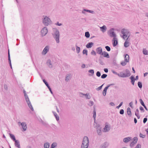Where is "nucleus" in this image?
Instances as JSON below:
<instances>
[{
    "label": "nucleus",
    "mask_w": 148,
    "mask_h": 148,
    "mask_svg": "<svg viewBox=\"0 0 148 148\" xmlns=\"http://www.w3.org/2000/svg\"><path fill=\"white\" fill-rule=\"evenodd\" d=\"M52 34L56 43H59L60 42V34L58 30L56 28H53Z\"/></svg>",
    "instance_id": "1"
},
{
    "label": "nucleus",
    "mask_w": 148,
    "mask_h": 148,
    "mask_svg": "<svg viewBox=\"0 0 148 148\" xmlns=\"http://www.w3.org/2000/svg\"><path fill=\"white\" fill-rule=\"evenodd\" d=\"M121 32L122 35H121V36L125 40L128 39L130 36V32L127 29H123L121 30Z\"/></svg>",
    "instance_id": "2"
},
{
    "label": "nucleus",
    "mask_w": 148,
    "mask_h": 148,
    "mask_svg": "<svg viewBox=\"0 0 148 148\" xmlns=\"http://www.w3.org/2000/svg\"><path fill=\"white\" fill-rule=\"evenodd\" d=\"M42 17V23L45 26H47L52 24V21L48 17L44 15Z\"/></svg>",
    "instance_id": "3"
},
{
    "label": "nucleus",
    "mask_w": 148,
    "mask_h": 148,
    "mask_svg": "<svg viewBox=\"0 0 148 148\" xmlns=\"http://www.w3.org/2000/svg\"><path fill=\"white\" fill-rule=\"evenodd\" d=\"M18 124L19 127L21 126L23 130V131H25L27 129V125L26 123L25 122H23L21 123L20 122H18Z\"/></svg>",
    "instance_id": "4"
},
{
    "label": "nucleus",
    "mask_w": 148,
    "mask_h": 148,
    "mask_svg": "<svg viewBox=\"0 0 148 148\" xmlns=\"http://www.w3.org/2000/svg\"><path fill=\"white\" fill-rule=\"evenodd\" d=\"M125 73L121 72V77H126L130 76L131 74L130 71L128 69H126L125 71Z\"/></svg>",
    "instance_id": "5"
},
{
    "label": "nucleus",
    "mask_w": 148,
    "mask_h": 148,
    "mask_svg": "<svg viewBox=\"0 0 148 148\" xmlns=\"http://www.w3.org/2000/svg\"><path fill=\"white\" fill-rule=\"evenodd\" d=\"M114 30V29L113 28L110 29L108 32V34L110 37H113V38H116V35Z\"/></svg>",
    "instance_id": "6"
},
{
    "label": "nucleus",
    "mask_w": 148,
    "mask_h": 148,
    "mask_svg": "<svg viewBox=\"0 0 148 148\" xmlns=\"http://www.w3.org/2000/svg\"><path fill=\"white\" fill-rule=\"evenodd\" d=\"M129 57L128 54H126L125 57L124 61H123L121 62V64L123 66H125L127 63L129 62Z\"/></svg>",
    "instance_id": "7"
},
{
    "label": "nucleus",
    "mask_w": 148,
    "mask_h": 148,
    "mask_svg": "<svg viewBox=\"0 0 148 148\" xmlns=\"http://www.w3.org/2000/svg\"><path fill=\"white\" fill-rule=\"evenodd\" d=\"M25 100L28 105V106H29L30 109L32 111H34V109L30 101L29 98L27 99H25Z\"/></svg>",
    "instance_id": "8"
},
{
    "label": "nucleus",
    "mask_w": 148,
    "mask_h": 148,
    "mask_svg": "<svg viewBox=\"0 0 148 148\" xmlns=\"http://www.w3.org/2000/svg\"><path fill=\"white\" fill-rule=\"evenodd\" d=\"M49 46H46L43 50L42 54V55H45L49 51Z\"/></svg>",
    "instance_id": "9"
},
{
    "label": "nucleus",
    "mask_w": 148,
    "mask_h": 148,
    "mask_svg": "<svg viewBox=\"0 0 148 148\" xmlns=\"http://www.w3.org/2000/svg\"><path fill=\"white\" fill-rule=\"evenodd\" d=\"M81 146L88 147L89 144V139H83Z\"/></svg>",
    "instance_id": "10"
},
{
    "label": "nucleus",
    "mask_w": 148,
    "mask_h": 148,
    "mask_svg": "<svg viewBox=\"0 0 148 148\" xmlns=\"http://www.w3.org/2000/svg\"><path fill=\"white\" fill-rule=\"evenodd\" d=\"M48 32L47 28L45 27L41 30V33L42 36H45Z\"/></svg>",
    "instance_id": "11"
},
{
    "label": "nucleus",
    "mask_w": 148,
    "mask_h": 148,
    "mask_svg": "<svg viewBox=\"0 0 148 148\" xmlns=\"http://www.w3.org/2000/svg\"><path fill=\"white\" fill-rule=\"evenodd\" d=\"M114 85V84H110L108 85V86L106 87L103 90V94L104 96H105L106 95V93L107 90L108 88L109 87H110L111 86L113 85Z\"/></svg>",
    "instance_id": "12"
},
{
    "label": "nucleus",
    "mask_w": 148,
    "mask_h": 148,
    "mask_svg": "<svg viewBox=\"0 0 148 148\" xmlns=\"http://www.w3.org/2000/svg\"><path fill=\"white\" fill-rule=\"evenodd\" d=\"M110 130V126L108 124H106L105 127L103 130V131L104 132H107L109 131Z\"/></svg>",
    "instance_id": "13"
},
{
    "label": "nucleus",
    "mask_w": 148,
    "mask_h": 148,
    "mask_svg": "<svg viewBox=\"0 0 148 148\" xmlns=\"http://www.w3.org/2000/svg\"><path fill=\"white\" fill-rule=\"evenodd\" d=\"M96 51L97 53L101 55H103V53L102 51V49L101 47L97 48L96 49Z\"/></svg>",
    "instance_id": "14"
},
{
    "label": "nucleus",
    "mask_w": 148,
    "mask_h": 148,
    "mask_svg": "<svg viewBox=\"0 0 148 148\" xmlns=\"http://www.w3.org/2000/svg\"><path fill=\"white\" fill-rule=\"evenodd\" d=\"M15 142V146L18 147V148H21V147L20 144V142L18 140L16 139H12Z\"/></svg>",
    "instance_id": "15"
},
{
    "label": "nucleus",
    "mask_w": 148,
    "mask_h": 148,
    "mask_svg": "<svg viewBox=\"0 0 148 148\" xmlns=\"http://www.w3.org/2000/svg\"><path fill=\"white\" fill-rule=\"evenodd\" d=\"M85 12H89L90 13H91L92 14H95V12L93 11L89 10L86 9H84L82 11V13L84 14H86V13H85Z\"/></svg>",
    "instance_id": "16"
},
{
    "label": "nucleus",
    "mask_w": 148,
    "mask_h": 148,
    "mask_svg": "<svg viewBox=\"0 0 148 148\" xmlns=\"http://www.w3.org/2000/svg\"><path fill=\"white\" fill-rule=\"evenodd\" d=\"M101 127H100L99 125L98 124L97 125V132L98 134L99 135H100L101 134Z\"/></svg>",
    "instance_id": "17"
},
{
    "label": "nucleus",
    "mask_w": 148,
    "mask_h": 148,
    "mask_svg": "<svg viewBox=\"0 0 148 148\" xmlns=\"http://www.w3.org/2000/svg\"><path fill=\"white\" fill-rule=\"evenodd\" d=\"M46 63L47 65L48 66L49 68H52L53 65L50 60H48L47 62Z\"/></svg>",
    "instance_id": "18"
},
{
    "label": "nucleus",
    "mask_w": 148,
    "mask_h": 148,
    "mask_svg": "<svg viewBox=\"0 0 148 148\" xmlns=\"http://www.w3.org/2000/svg\"><path fill=\"white\" fill-rule=\"evenodd\" d=\"M113 45L114 47L116 46L118 44V41L117 40V38H113Z\"/></svg>",
    "instance_id": "19"
},
{
    "label": "nucleus",
    "mask_w": 148,
    "mask_h": 148,
    "mask_svg": "<svg viewBox=\"0 0 148 148\" xmlns=\"http://www.w3.org/2000/svg\"><path fill=\"white\" fill-rule=\"evenodd\" d=\"M71 74H67L66 76L65 81L66 82H68L71 78Z\"/></svg>",
    "instance_id": "20"
},
{
    "label": "nucleus",
    "mask_w": 148,
    "mask_h": 148,
    "mask_svg": "<svg viewBox=\"0 0 148 148\" xmlns=\"http://www.w3.org/2000/svg\"><path fill=\"white\" fill-rule=\"evenodd\" d=\"M125 41L124 44V46L125 47H128L129 45V41L128 40V39H126Z\"/></svg>",
    "instance_id": "21"
},
{
    "label": "nucleus",
    "mask_w": 148,
    "mask_h": 148,
    "mask_svg": "<svg viewBox=\"0 0 148 148\" xmlns=\"http://www.w3.org/2000/svg\"><path fill=\"white\" fill-rule=\"evenodd\" d=\"M138 139H133V140L131 143L130 146L133 147L137 142Z\"/></svg>",
    "instance_id": "22"
},
{
    "label": "nucleus",
    "mask_w": 148,
    "mask_h": 148,
    "mask_svg": "<svg viewBox=\"0 0 148 148\" xmlns=\"http://www.w3.org/2000/svg\"><path fill=\"white\" fill-rule=\"evenodd\" d=\"M135 115L137 116L138 119H139L140 118V117L139 115V110L138 109H137L136 110L135 112Z\"/></svg>",
    "instance_id": "23"
},
{
    "label": "nucleus",
    "mask_w": 148,
    "mask_h": 148,
    "mask_svg": "<svg viewBox=\"0 0 148 148\" xmlns=\"http://www.w3.org/2000/svg\"><path fill=\"white\" fill-rule=\"evenodd\" d=\"M94 43L92 42L88 43L86 45V47L87 48H90L93 45Z\"/></svg>",
    "instance_id": "24"
},
{
    "label": "nucleus",
    "mask_w": 148,
    "mask_h": 148,
    "mask_svg": "<svg viewBox=\"0 0 148 148\" xmlns=\"http://www.w3.org/2000/svg\"><path fill=\"white\" fill-rule=\"evenodd\" d=\"M100 28L101 29V31L103 32H105L107 29L105 25H103V26L100 27Z\"/></svg>",
    "instance_id": "25"
},
{
    "label": "nucleus",
    "mask_w": 148,
    "mask_h": 148,
    "mask_svg": "<svg viewBox=\"0 0 148 148\" xmlns=\"http://www.w3.org/2000/svg\"><path fill=\"white\" fill-rule=\"evenodd\" d=\"M108 145V144L107 142L104 143L103 144L101 145V148H106Z\"/></svg>",
    "instance_id": "26"
},
{
    "label": "nucleus",
    "mask_w": 148,
    "mask_h": 148,
    "mask_svg": "<svg viewBox=\"0 0 148 148\" xmlns=\"http://www.w3.org/2000/svg\"><path fill=\"white\" fill-rule=\"evenodd\" d=\"M103 56L104 57H106L108 58H110L109 56L108 53L106 51H103Z\"/></svg>",
    "instance_id": "27"
},
{
    "label": "nucleus",
    "mask_w": 148,
    "mask_h": 148,
    "mask_svg": "<svg viewBox=\"0 0 148 148\" xmlns=\"http://www.w3.org/2000/svg\"><path fill=\"white\" fill-rule=\"evenodd\" d=\"M8 60L9 61V63L10 64V66L11 67V69H12L9 50H8Z\"/></svg>",
    "instance_id": "28"
},
{
    "label": "nucleus",
    "mask_w": 148,
    "mask_h": 148,
    "mask_svg": "<svg viewBox=\"0 0 148 148\" xmlns=\"http://www.w3.org/2000/svg\"><path fill=\"white\" fill-rule=\"evenodd\" d=\"M75 47H76V50L77 53H78L80 51V47L77 46V43L75 44Z\"/></svg>",
    "instance_id": "29"
},
{
    "label": "nucleus",
    "mask_w": 148,
    "mask_h": 148,
    "mask_svg": "<svg viewBox=\"0 0 148 148\" xmlns=\"http://www.w3.org/2000/svg\"><path fill=\"white\" fill-rule=\"evenodd\" d=\"M53 112L56 118V120L57 121H58L59 119V116H58L57 114L55 112Z\"/></svg>",
    "instance_id": "30"
},
{
    "label": "nucleus",
    "mask_w": 148,
    "mask_h": 148,
    "mask_svg": "<svg viewBox=\"0 0 148 148\" xmlns=\"http://www.w3.org/2000/svg\"><path fill=\"white\" fill-rule=\"evenodd\" d=\"M112 72L113 74L118 75L119 77H121V72L119 74L113 70H112Z\"/></svg>",
    "instance_id": "31"
},
{
    "label": "nucleus",
    "mask_w": 148,
    "mask_h": 148,
    "mask_svg": "<svg viewBox=\"0 0 148 148\" xmlns=\"http://www.w3.org/2000/svg\"><path fill=\"white\" fill-rule=\"evenodd\" d=\"M84 96L86 99H90V96L89 93H87L86 94H84Z\"/></svg>",
    "instance_id": "32"
},
{
    "label": "nucleus",
    "mask_w": 148,
    "mask_h": 148,
    "mask_svg": "<svg viewBox=\"0 0 148 148\" xmlns=\"http://www.w3.org/2000/svg\"><path fill=\"white\" fill-rule=\"evenodd\" d=\"M49 143L48 142L45 143L44 145V148H49Z\"/></svg>",
    "instance_id": "33"
},
{
    "label": "nucleus",
    "mask_w": 148,
    "mask_h": 148,
    "mask_svg": "<svg viewBox=\"0 0 148 148\" xmlns=\"http://www.w3.org/2000/svg\"><path fill=\"white\" fill-rule=\"evenodd\" d=\"M127 112L128 115L131 116V112L130 108H128L127 109Z\"/></svg>",
    "instance_id": "34"
},
{
    "label": "nucleus",
    "mask_w": 148,
    "mask_h": 148,
    "mask_svg": "<svg viewBox=\"0 0 148 148\" xmlns=\"http://www.w3.org/2000/svg\"><path fill=\"white\" fill-rule=\"evenodd\" d=\"M143 53L145 55H148V51L145 49H144L143 50Z\"/></svg>",
    "instance_id": "35"
},
{
    "label": "nucleus",
    "mask_w": 148,
    "mask_h": 148,
    "mask_svg": "<svg viewBox=\"0 0 148 148\" xmlns=\"http://www.w3.org/2000/svg\"><path fill=\"white\" fill-rule=\"evenodd\" d=\"M57 146V143L56 142H54L51 144V147L53 148L56 147Z\"/></svg>",
    "instance_id": "36"
},
{
    "label": "nucleus",
    "mask_w": 148,
    "mask_h": 148,
    "mask_svg": "<svg viewBox=\"0 0 148 148\" xmlns=\"http://www.w3.org/2000/svg\"><path fill=\"white\" fill-rule=\"evenodd\" d=\"M93 117L94 118V121H95V118L96 117V112L95 109H94L93 111Z\"/></svg>",
    "instance_id": "37"
},
{
    "label": "nucleus",
    "mask_w": 148,
    "mask_h": 148,
    "mask_svg": "<svg viewBox=\"0 0 148 148\" xmlns=\"http://www.w3.org/2000/svg\"><path fill=\"white\" fill-rule=\"evenodd\" d=\"M82 53L83 54H86V56L88 55V51L86 49H84Z\"/></svg>",
    "instance_id": "38"
},
{
    "label": "nucleus",
    "mask_w": 148,
    "mask_h": 148,
    "mask_svg": "<svg viewBox=\"0 0 148 148\" xmlns=\"http://www.w3.org/2000/svg\"><path fill=\"white\" fill-rule=\"evenodd\" d=\"M85 36L87 38H88L90 37V34L88 32H86L85 33Z\"/></svg>",
    "instance_id": "39"
},
{
    "label": "nucleus",
    "mask_w": 148,
    "mask_h": 148,
    "mask_svg": "<svg viewBox=\"0 0 148 148\" xmlns=\"http://www.w3.org/2000/svg\"><path fill=\"white\" fill-rule=\"evenodd\" d=\"M138 87L139 88H141L142 87V83L141 82H138Z\"/></svg>",
    "instance_id": "40"
},
{
    "label": "nucleus",
    "mask_w": 148,
    "mask_h": 148,
    "mask_svg": "<svg viewBox=\"0 0 148 148\" xmlns=\"http://www.w3.org/2000/svg\"><path fill=\"white\" fill-rule=\"evenodd\" d=\"M89 104H88L90 106H92L94 104V103L92 101H89Z\"/></svg>",
    "instance_id": "41"
},
{
    "label": "nucleus",
    "mask_w": 148,
    "mask_h": 148,
    "mask_svg": "<svg viewBox=\"0 0 148 148\" xmlns=\"http://www.w3.org/2000/svg\"><path fill=\"white\" fill-rule=\"evenodd\" d=\"M107 75L106 74H103L101 76V78L102 79H105L107 77Z\"/></svg>",
    "instance_id": "42"
},
{
    "label": "nucleus",
    "mask_w": 148,
    "mask_h": 148,
    "mask_svg": "<svg viewBox=\"0 0 148 148\" xmlns=\"http://www.w3.org/2000/svg\"><path fill=\"white\" fill-rule=\"evenodd\" d=\"M103 85H103H102L98 87V88H96V90H97V91H99V90H101V89L102 88Z\"/></svg>",
    "instance_id": "43"
},
{
    "label": "nucleus",
    "mask_w": 148,
    "mask_h": 148,
    "mask_svg": "<svg viewBox=\"0 0 148 148\" xmlns=\"http://www.w3.org/2000/svg\"><path fill=\"white\" fill-rule=\"evenodd\" d=\"M105 48L108 51H110V48L108 46H106Z\"/></svg>",
    "instance_id": "44"
},
{
    "label": "nucleus",
    "mask_w": 148,
    "mask_h": 148,
    "mask_svg": "<svg viewBox=\"0 0 148 148\" xmlns=\"http://www.w3.org/2000/svg\"><path fill=\"white\" fill-rule=\"evenodd\" d=\"M139 101H140L141 104L142 105V106H144L145 105L143 101L141 99H140Z\"/></svg>",
    "instance_id": "45"
},
{
    "label": "nucleus",
    "mask_w": 148,
    "mask_h": 148,
    "mask_svg": "<svg viewBox=\"0 0 148 148\" xmlns=\"http://www.w3.org/2000/svg\"><path fill=\"white\" fill-rule=\"evenodd\" d=\"M10 136L11 139H15V137L14 135L13 134H9Z\"/></svg>",
    "instance_id": "46"
},
{
    "label": "nucleus",
    "mask_w": 148,
    "mask_h": 148,
    "mask_svg": "<svg viewBox=\"0 0 148 148\" xmlns=\"http://www.w3.org/2000/svg\"><path fill=\"white\" fill-rule=\"evenodd\" d=\"M88 72L91 73L92 75L94 74V71L93 69H90L88 71Z\"/></svg>",
    "instance_id": "47"
},
{
    "label": "nucleus",
    "mask_w": 148,
    "mask_h": 148,
    "mask_svg": "<svg viewBox=\"0 0 148 148\" xmlns=\"http://www.w3.org/2000/svg\"><path fill=\"white\" fill-rule=\"evenodd\" d=\"M43 81L44 83L47 86H49V84H48V83L46 81V80L43 79Z\"/></svg>",
    "instance_id": "48"
},
{
    "label": "nucleus",
    "mask_w": 148,
    "mask_h": 148,
    "mask_svg": "<svg viewBox=\"0 0 148 148\" xmlns=\"http://www.w3.org/2000/svg\"><path fill=\"white\" fill-rule=\"evenodd\" d=\"M4 88L5 90H7L8 89V86L6 84H5L4 86Z\"/></svg>",
    "instance_id": "49"
},
{
    "label": "nucleus",
    "mask_w": 148,
    "mask_h": 148,
    "mask_svg": "<svg viewBox=\"0 0 148 148\" xmlns=\"http://www.w3.org/2000/svg\"><path fill=\"white\" fill-rule=\"evenodd\" d=\"M91 54L92 55H93L95 56L96 54V52L93 50H92L91 52Z\"/></svg>",
    "instance_id": "50"
},
{
    "label": "nucleus",
    "mask_w": 148,
    "mask_h": 148,
    "mask_svg": "<svg viewBox=\"0 0 148 148\" xmlns=\"http://www.w3.org/2000/svg\"><path fill=\"white\" fill-rule=\"evenodd\" d=\"M131 139H123V141L125 143L128 142Z\"/></svg>",
    "instance_id": "51"
},
{
    "label": "nucleus",
    "mask_w": 148,
    "mask_h": 148,
    "mask_svg": "<svg viewBox=\"0 0 148 148\" xmlns=\"http://www.w3.org/2000/svg\"><path fill=\"white\" fill-rule=\"evenodd\" d=\"M135 148H141V145L139 144H137Z\"/></svg>",
    "instance_id": "52"
},
{
    "label": "nucleus",
    "mask_w": 148,
    "mask_h": 148,
    "mask_svg": "<svg viewBox=\"0 0 148 148\" xmlns=\"http://www.w3.org/2000/svg\"><path fill=\"white\" fill-rule=\"evenodd\" d=\"M96 75L98 77H99L100 76H101L100 73L99 71H97L96 73Z\"/></svg>",
    "instance_id": "53"
},
{
    "label": "nucleus",
    "mask_w": 148,
    "mask_h": 148,
    "mask_svg": "<svg viewBox=\"0 0 148 148\" xmlns=\"http://www.w3.org/2000/svg\"><path fill=\"white\" fill-rule=\"evenodd\" d=\"M119 113L120 114H123L124 113V111L123 109H121L119 112Z\"/></svg>",
    "instance_id": "54"
},
{
    "label": "nucleus",
    "mask_w": 148,
    "mask_h": 148,
    "mask_svg": "<svg viewBox=\"0 0 148 148\" xmlns=\"http://www.w3.org/2000/svg\"><path fill=\"white\" fill-rule=\"evenodd\" d=\"M140 109L142 111V112H144L145 111L143 108L141 106H140Z\"/></svg>",
    "instance_id": "55"
},
{
    "label": "nucleus",
    "mask_w": 148,
    "mask_h": 148,
    "mask_svg": "<svg viewBox=\"0 0 148 148\" xmlns=\"http://www.w3.org/2000/svg\"><path fill=\"white\" fill-rule=\"evenodd\" d=\"M55 24L57 26H61L62 25V23H59L58 22H57L56 23H55Z\"/></svg>",
    "instance_id": "56"
},
{
    "label": "nucleus",
    "mask_w": 148,
    "mask_h": 148,
    "mask_svg": "<svg viewBox=\"0 0 148 148\" xmlns=\"http://www.w3.org/2000/svg\"><path fill=\"white\" fill-rule=\"evenodd\" d=\"M123 102H121L120 104H119V105L116 107V108L117 109H119L122 105L123 104Z\"/></svg>",
    "instance_id": "57"
},
{
    "label": "nucleus",
    "mask_w": 148,
    "mask_h": 148,
    "mask_svg": "<svg viewBox=\"0 0 148 148\" xmlns=\"http://www.w3.org/2000/svg\"><path fill=\"white\" fill-rule=\"evenodd\" d=\"M79 95L80 97H83V96H84V94L82 93V92H80Z\"/></svg>",
    "instance_id": "58"
},
{
    "label": "nucleus",
    "mask_w": 148,
    "mask_h": 148,
    "mask_svg": "<svg viewBox=\"0 0 148 148\" xmlns=\"http://www.w3.org/2000/svg\"><path fill=\"white\" fill-rule=\"evenodd\" d=\"M147 118H145L143 119V122L144 123H145L147 121Z\"/></svg>",
    "instance_id": "59"
},
{
    "label": "nucleus",
    "mask_w": 148,
    "mask_h": 148,
    "mask_svg": "<svg viewBox=\"0 0 148 148\" xmlns=\"http://www.w3.org/2000/svg\"><path fill=\"white\" fill-rule=\"evenodd\" d=\"M140 136L141 138H144L145 137V135L140 133Z\"/></svg>",
    "instance_id": "60"
},
{
    "label": "nucleus",
    "mask_w": 148,
    "mask_h": 148,
    "mask_svg": "<svg viewBox=\"0 0 148 148\" xmlns=\"http://www.w3.org/2000/svg\"><path fill=\"white\" fill-rule=\"evenodd\" d=\"M135 80H132H132H131V82L132 83V84H133V85H134V83Z\"/></svg>",
    "instance_id": "61"
},
{
    "label": "nucleus",
    "mask_w": 148,
    "mask_h": 148,
    "mask_svg": "<svg viewBox=\"0 0 148 148\" xmlns=\"http://www.w3.org/2000/svg\"><path fill=\"white\" fill-rule=\"evenodd\" d=\"M130 79H131V80H132V79L135 80L134 77H133V76H131L130 77Z\"/></svg>",
    "instance_id": "62"
},
{
    "label": "nucleus",
    "mask_w": 148,
    "mask_h": 148,
    "mask_svg": "<svg viewBox=\"0 0 148 148\" xmlns=\"http://www.w3.org/2000/svg\"><path fill=\"white\" fill-rule=\"evenodd\" d=\"M104 71L106 73H108V70L107 69H104Z\"/></svg>",
    "instance_id": "63"
},
{
    "label": "nucleus",
    "mask_w": 148,
    "mask_h": 148,
    "mask_svg": "<svg viewBox=\"0 0 148 148\" xmlns=\"http://www.w3.org/2000/svg\"><path fill=\"white\" fill-rule=\"evenodd\" d=\"M110 104L112 106H114L115 105L114 104L113 102H110Z\"/></svg>",
    "instance_id": "64"
}]
</instances>
